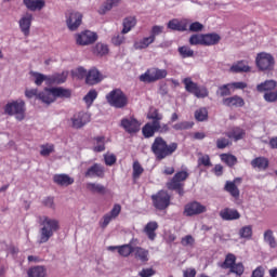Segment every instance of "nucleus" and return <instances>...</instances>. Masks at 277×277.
I'll return each instance as SVG.
<instances>
[{
	"instance_id": "e433bc0d",
	"label": "nucleus",
	"mask_w": 277,
	"mask_h": 277,
	"mask_svg": "<svg viewBox=\"0 0 277 277\" xmlns=\"http://www.w3.org/2000/svg\"><path fill=\"white\" fill-rule=\"evenodd\" d=\"M68 79V71H62L61 74H53L49 78V83H66Z\"/></svg>"
},
{
	"instance_id": "13d9d810",
	"label": "nucleus",
	"mask_w": 277,
	"mask_h": 277,
	"mask_svg": "<svg viewBox=\"0 0 277 277\" xmlns=\"http://www.w3.org/2000/svg\"><path fill=\"white\" fill-rule=\"evenodd\" d=\"M32 77H35L36 85H42L44 81H48L49 83L50 76H44L43 74H40V72H32Z\"/></svg>"
},
{
	"instance_id": "f704fd0d",
	"label": "nucleus",
	"mask_w": 277,
	"mask_h": 277,
	"mask_svg": "<svg viewBox=\"0 0 277 277\" xmlns=\"http://www.w3.org/2000/svg\"><path fill=\"white\" fill-rule=\"evenodd\" d=\"M227 137H229V140H234L235 142H239V140H243V137H246V130L241 128H234L227 133Z\"/></svg>"
},
{
	"instance_id": "c03bdc74",
	"label": "nucleus",
	"mask_w": 277,
	"mask_h": 277,
	"mask_svg": "<svg viewBox=\"0 0 277 277\" xmlns=\"http://www.w3.org/2000/svg\"><path fill=\"white\" fill-rule=\"evenodd\" d=\"M221 161L225 162L228 168H234V166H237V157L233 154H222Z\"/></svg>"
},
{
	"instance_id": "c9c22d12",
	"label": "nucleus",
	"mask_w": 277,
	"mask_h": 277,
	"mask_svg": "<svg viewBox=\"0 0 277 277\" xmlns=\"http://www.w3.org/2000/svg\"><path fill=\"white\" fill-rule=\"evenodd\" d=\"M28 277H47V267L44 266H34L27 272Z\"/></svg>"
},
{
	"instance_id": "412c9836",
	"label": "nucleus",
	"mask_w": 277,
	"mask_h": 277,
	"mask_svg": "<svg viewBox=\"0 0 277 277\" xmlns=\"http://www.w3.org/2000/svg\"><path fill=\"white\" fill-rule=\"evenodd\" d=\"M101 81H103V74L96 67H92L87 74L85 83L88 85H96Z\"/></svg>"
},
{
	"instance_id": "cd10ccee",
	"label": "nucleus",
	"mask_w": 277,
	"mask_h": 277,
	"mask_svg": "<svg viewBox=\"0 0 277 277\" xmlns=\"http://www.w3.org/2000/svg\"><path fill=\"white\" fill-rule=\"evenodd\" d=\"M132 254H134V259L136 261H141V263H148L149 260V251L142 247H134Z\"/></svg>"
},
{
	"instance_id": "9d476101",
	"label": "nucleus",
	"mask_w": 277,
	"mask_h": 277,
	"mask_svg": "<svg viewBox=\"0 0 277 277\" xmlns=\"http://www.w3.org/2000/svg\"><path fill=\"white\" fill-rule=\"evenodd\" d=\"M170 131V127L168 123H163L162 126H157L156 122H147L142 128V133L145 138L155 137L156 133H168Z\"/></svg>"
},
{
	"instance_id": "dca6fc26",
	"label": "nucleus",
	"mask_w": 277,
	"mask_h": 277,
	"mask_svg": "<svg viewBox=\"0 0 277 277\" xmlns=\"http://www.w3.org/2000/svg\"><path fill=\"white\" fill-rule=\"evenodd\" d=\"M70 120L72 129H82V127H85V124L90 122V114L79 111L76 113Z\"/></svg>"
},
{
	"instance_id": "4c0bfd02",
	"label": "nucleus",
	"mask_w": 277,
	"mask_h": 277,
	"mask_svg": "<svg viewBox=\"0 0 277 277\" xmlns=\"http://www.w3.org/2000/svg\"><path fill=\"white\" fill-rule=\"evenodd\" d=\"M230 72H250V66L246 61H239L232 65Z\"/></svg>"
},
{
	"instance_id": "bb28decb",
	"label": "nucleus",
	"mask_w": 277,
	"mask_h": 277,
	"mask_svg": "<svg viewBox=\"0 0 277 277\" xmlns=\"http://www.w3.org/2000/svg\"><path fill=\"white\" fill-rule=\"evenodd\" d=\"M159 228V223L156 221H150L148 222L145 227H144V233L147 235L148 239L150 241H155L157 238V233L156 230Z\"/></svg>"
},
{
	"instance_id": "6ab92c4d",
	"label": "nucleus",
	"mask_w": 277,
	"mask_h": 277,
	"mask_svg": "<svg viewBox=\"0 0 277 277\" xmlns=\"http://www.w3.org/2000/svg\"><path fill=\"white\" fill-rule=\"evenodd\" d=\"M237 183H241V177H236L234 181H226L224 186V192H227L232 198L235 200H239L240 192L239 187H237Z\"/></svg>"
},
{
	"instance_id": "39448f33",
	"label": "nucleus",
	"mask_w": 277,
	"mask_h": 277,
	"mask_svg": "<svg viewBox=\"0 0 277 277\" xmlns=\"http://www.w3.org/2000/svg\"><path fill=\"white\" fill-rule=\"evenodd\" d=\"M107 103L116 109H123L129 105V97L120 89H114L106 95Z\"/></svg>"
},
{
	"instance_id": "c85d7f7f",
	"label": "nucleus",
	"mask_w": 277,
	"mask_h": 277,
	"mask_svg": "<svg viewBox=\"0 0 277 277\" xmlns=\"http://www.w3.org/2000/svg\"><path fill=\"white\" fill-rule=\"evenodd\" d=\"M23 3L30 12L40 11L47 5L44 0H23Z\"/></svg>"
},
{
	"instance_id": "69168bd1",
	"label": "nucleus",
	"mask_w": 277,
	"mask_h": 277,
	"mask_svg": "<svg viewBox=\"0 0 277 277\" xmlns=\"http://www.w3.org/2000/svg\"><path fill=\"white\" fill-rule=\"evenodd\" d=\"M124 34H118V35H115L113 38H111V43L115 45V47H120V44H123L124 43Z\"/></svg>"
},
{
	"instance_id": "58836bf2",
	"label": "nucleus",
	"mask_w": 277,
	"mask_h": 277,
	"mask_svg": "<svg viewBox=\"0 0 277 277\" xmlns=\"http://www.w3.org/2000/svg\"><path fill=\"white\" fill-rule=\"evenodd\" d=\"M55 100L57 98H70L72 91L70 89H64L62 87H54Z\"/></svg>"
},
{
	"instance_id": "5fc2aeb1",
	"label": "nucleus",
	"mask_w": 277,
	"mask_h": 277,
	"mask_svg": "<svg viewBox=\"0 0 277 277\" xmlns=\"http://www.w3.org/2000/svg\"><path fill=\"white\" fill-rule=\"evenodd\" d=\"M52 153H55V145L53 144L41 145V150H40L41 157H49Z\"/></svg>"
},
{
	"instance_id": "6e6d98bb",
	"label": "nucleus",
	"mask_w": 277,
	"mask_h": 277,
	"mask_svg": "<svg viewBox=\"0 0 277 277\" xmlns=\"http://www.w3.org/2000/svg\"><path fill=\"white\" fill-rule=\"evenodd\" d=\"M194 127V122L190 121H182L175 123L173 126L174 131H187V129H192Z\"/></svg>"
},
{
	"instance_id": "a19ab883",
	"label": "nucleus",
	"mask_w": 277,
	"mask_h": 277,
	"mask_svg": "<svg viewBox=\"0 0 277 277\" xmlns=\"http://www.w3.org/2000/svg\"><path fill=\"white\" fill-rule=\"evenodd\" d=\"M237 263V256L233 253H227L224 262L221 264L222 269H230Z\"/></svg>"
},
{
	"instance_id": "7c9ffc66",
	"label": "nucleus",
	"mask_w": 277,
	"mask_h": 277,
	"mask_svg": "<svg viewBox=\"0 0 277 277\" xmlns=\"http://www.w3.org/2000/svg\"><path fill=\"white\" fill-rule=\"evenodd\" d=\"M153 42H155V37H145L138 41H135L133 47L135 51H142L144 49H148Z\"/></svg>"
},
{
	"instance_id": "e2e57ef3",
	"label": "nucleus",
	"mask_w": 277,
	"mask_h": 277,
	"mask_svg": "<svg viewBox=\"0 0 277 277\" xmlns=\"http://www.w3.org/2000/svg\"><path fill=\"white\" fill-rule=\"evenodd\" d=\"M198 166H205L206 168L211 167V157L209 155H202L197 160Z\"/></svg>"
},
{
	"instance_id": "774afa93",
	"label": "nucleus",
	"mask_w": 277,
	"mask_h": 277,
	"mask_svg": "<svg viewBox=\"0 0 277 277\" xmlns=\"http://www.w3.org/2000/svg\"><path fill=\"white\" fill-rule=\"evenodd\" d=\"M251 277H265V267L258 266L253 272Z\"/></svg>"
},
{
	"instance_id": "1a4fd4ad",
	"label": "nucleus",
	"mask_w": 277,
	"mask_h": 277,
	"mask_svg": "<svg viewBox=\"0 0 277 277\" xmlns=\"http://www.w3.org/2000/svg\"><path fill=\"white\" fill-rule=\"evenodd\" d=\"M255 64L259 70L262 72H269L271 70H274L276 60H274L272 54L267 52H261L255 57Z\"/></svg>"
},
{
	"instance_id": "37998d69",
	"label": "nucleus",
	"mask_w": 277,
	"mask_h": 277,
	"mask_svg": "<svg viewBox=\"0 0 277 277\" xmlns=\"http://www.w3.org/2000/svg\"><path fill=\"white\" fill-rule=\"evenodd\" d=\"M93 142L95 144L93 147L94 153H103L105 150V136H95Z\"/></svg>"
},
{
	"instance_id": "9b49d317",
	"label": "nucleus",
	"mask_w": 277,
	"mask_h": 277,
	"mask_svg": "<svg viewBox=\"0 0 277 277\" xmlns=\"http://www.w3.org/2000/svg\"><path fill=\"white\" fill-rule=\"evenodd\" d=\"M96 40H98V35L90 30H84L76 35V43L79 47H89V44H94Z\"/></svg>"
},
{
	"instance_id": "09e8293b",
	"label": "nucleus",
	"mask_w": 277,
	"mask_h": 277,
	"mask_svg": "<svg viewBox=\"0 0 277 277\" xmlns=\"http://www.w3.org/2000/svg\"><path fill=\"white\" fill-rule=\"evenodd\" d=\"M243 272H246V266H243V263H235L230 268L228 274H236V276H243Z\"/></svg>"
},
{
	"instance_id": "f8f14e48",
	"label": "nucleus",
	"mask_w": 277,
	"mask_h": 277,
	"mask_svg": "<svg viewBox=\"0 0 277 277\" xmlns=\"http://www.w3.org/2000/svg\"><path fill=\"white\" fill-rule=\"evenodd\" d=\"M276 87H277L276 80H266L258 84L256 90L261 93L264 92V101H266V103H276V101L267 100L266 97L268 94H277Z\"/></svg>"
},
{
	"instance_id": "473e14b6",
	"label": "nucleus",
	"mask_w": 277,
	"mask_h": 277,
	"mask_svg": "<svg viewBox=\"0 0 277 277\" xmlns=\"http://www.w3.org/2000/svg\"><path fill=\"white\" fill-rule=\"evenodd\" d=\"M167 27L172 31H187V25L176 18L169 21Z\"/></svg>"
},
{
	"instance_id": "ddd939ff",
	"label": "nucleus",
	"mask_w": 277,
	"mask_h": 277,
	"mask_svg": "<svg viewBox=\"0 0 277 277\" xmlns=\"http://www.w3.org/2000/svg\"><path fill=\"white\" fill-rule=\"evenodd\" d=\"M121 211H122V206H120L119 203L114 205L109 213H106L103 215L102 220L100 221V226L103 229H105L107 226H109L113 220H116V217L120 215Z\"/></svg>"
},
{
	"instance_id": "79ce46f5",
	"label": "nucleus",
	"mask_w": 277,
	"mask_h": 277,
	"mask_svg": "<svg viewBox=\"0 0 277 277\" xmlns=\"http://www.w3.org/2000/svg\"><path fill=\"white\" fill-rule=\"evenodd\" d=\"M148 120L155 122L158 127H163L161 121L163 120V115L159 113V109H154L147 115Z\"/></svg>"
},
{
	"instance_id": "20e7f679",
	"label": "nucleus",
	"mask_w": 277,
	"mask_h": 277,
	"mask_svg": "<svg viewBox=\"0 0 277 277\" xmlns=\"http://www.w3.org/2000/svg\"><path fill=\"white\" fill-rule=\"evenodd\" d=\"M25 111H27V108L25 107V101L23 100L9 102L4 106V114H6V116H15V119L19 122L25 120Z\"/></svg>"
},
{
	"instance_id": "de8ad7c7",
	"label": "nucleus",
	"mask_w": 277,
	"mask_h": 277,
	"mask_svg": "<svg viewBox=\"0 0 277 277\" xmlns=\"http://www.w3.org/2000/svg\"><path fill=\"white\" fill-rule=\"evenodd\" d=\"M132 179L137 180L144 174V167L140 163V161L135 160L132 164Z\"/></svg>"
},
{
	"instance_id": "f03ea898",
	"label": "nucleus",
	"mask_w": 277,
	"mask_h": 277,
	"mask_svg": "<svg viewBox=\"0 0 277 277\" xmlns=\"http://www.w3.org/2000/svg\"><path fill=\"white\" fill-rule=\"evenodd\" d=\"M40 229V239L39 243H47L57 230H60V221L51 219L49 216H39Z\"/></svg>"
},
{
	"instance_id": "a18cd8bd",
	"label": "nucleus",
	"mask_w": 277,
	"mask_h": 277,
	"mask_svg": "<svg viewBox=\"0 0 277 277\" xmlns=\"http://www.w3.org/2000/svg\"><path fill=\"white\" fill-rule=\"evenodd\" d=\"M264 241L268 243L269 248H277L276 237H274V232L272 229L264 232Z\"/></svg>"
},
{
	"instance_id": "aec40b11",
	"label": "nucleus",
	"mask_w": 277,
	"mask_h": 277,
	"mask_svg": "<svg viewBox=\"0 0 277 277\" xmlns=\"http://www.w3.org/2000/svg\"><path fill=\"white\" fill-rule=\"evenodd\" d=\"M37 100L41 101L42 103H45L47 105H51V103H55V89L54 88H44L43 91H41L37 95Z\"/></svg>"
},
{
	"instance_id": "680f3d73",
	"label": "nucleus",
	"mask_w": 277,
	"mask_h": 277,
	"mask_svg": "<svg viewBox=\"0 0 277 277\" xmlns=\"http://www.w3.org/2000/svg\"><path fill=\"white\" fill-rule=\"evenodd\" d=\"M227 146H230V140L226 137H220L216 140V148H219V150H224Z\"/></svg>"
},
{
	"instance_id": "8fccbe9b",
	"label": "nucleus",
	"mask_w": 277,
	"mask_h": 277,
	"mask_svg": "<svg viewBox=\"0 0 277 277\" xmlns=\"http://www.w3.org/2000/svg\"><path fill=\"white\" fill-rule=\"evenodd\" d=\"M238 235L240 239H252V225L242 226Z\"/></svg>"
},
{
	"instance_id": "c756f323",
	"label": "nucleus",
	"mask_w": 277,
	"mask_h": 277,
	"mask_svg": "<svg viewBox=\"0 0 277 277\" xmlns=\"http://www.w3.org/2000/svg\"><path fill=\"white\" fill-rule=\"evenodd\" d=\"M222 40V37L220 35L212 32V34H205L203 35V47H213L215 44H219Z\"/></svg>"
},
{
	"instance_id": "49530a36",
	"label": "nucleus",
	"mask_w": 277,
	"mask_h": 277,
	"mask_svg": "<svg viewBox=\"0 0 277 277\" xmlns=\"http://www.w3.org/2000/svg\"><path fill=\"white\" fill-rule=\"evenodd\" d=\"M195 120H197V122H205L206 120H209V110L205 107L197 109L195 111Z\"/></svg>"
},
{
	"instance_id": "423d86ee",
	"label": "nucleus",
	"mask_w": 277,
	"mask_h": 277,
	"mask_svg": "<svg viewBox=\"0 0 277 277\" xmlns=\"http://www.w3.org/2000/svg\"><path fill=\"white\" fill-rule=\"evenodd\" d=\"M182 83L184 84L186 92L194 94L196 98H207V96H209V89H207V87L198 85V83L194 82L189 77L184 78Z\"/></svg>"
},
{
	"instance_id": "2eb2a0df",
	"label": "nucleus",
	"mask_w": 277,
	"mask_h": 277,
	"mask_svg": "<svg viewBox=\"0 0 277 277\" xmlns=\"http://www.w3.org/2000/svg\"><path fill=\"white\" fill-rule=\"evenodd\" d=\"M120 127L126 131V133H137L140 131V121L134 117H128L121 119Z\"/></svg>"
},
{
	"instance_id": "b1692460",
	"label": "nucleus",
	"mask_w": 277,
	"mask_h": 277,
	"mask_svg": "<svg viewBox=\"0 0 277 277\" xmlns=\"http://www.w3.org/2000/svg\"><path fill=\"white\" fill-rule=\"evenodd\" d=\"M108 250H117L118 254L120 256H123L124 259L131 256L133 254L134 247H132L131 243L122 245V246H110L108 247Z\"/></svg>"
},
{
	"instance_id": "864d4df0",
	"label": "nucleus",
	"mask_w": 277,
	"mask_h": 277,
	"mask_svg": "<svg viewBox=\"0 0 277 277\" xmlns=\"http://www.w3.org/2000/svg\"><path fill=\"white\" fill-rule=\"evenodd\" d=\"M177 51L183 60H186V57H194V50L187 45L180 47Z\"/></svg>"
},
{
	"instance_id": "bf43d9fd",
	"label": "nucleus",
	"mask_w": 277,
	"mask_h": 277,
	"mask_svg": "<svg viewBox=\"0 0 277 277\" xmlns=\"http://www.w3.org/2000/svg\"><path fill=\"white\" fill-rule=\"evenodd\" d=\"M230 83L227 84H223L221 87H219V94L220 96H222L224 98V96H230V94H233V92L230 91Z\"/></svg>"
},
{
	"instance_id": "6e6552de",
	"label": "nucleus",
	"mask_w": 277,
	"mask_h": 277,
	"mask_svg": "<svg viewBox=\"0 0 277 277\" xmlns=\"http://www.w3.org/2000/svg\"><path fill=\"white\" fill-rule=\"evenodd\" d=\"M168 77V70L151 67L140 76V81L143 83H155V81H161Z\"/></svg>"
},
{
	"instance_id": "3c124183",
	"label": "nucleus",
	"mask_w": 277,
	"mask_h": 277,
	"mask_svg": "<svg viewBox=\"0 0 277 277\" xmlns=\"http://www.w3.org/2000/svg\"><path fill=\"white\" fill-rule=\"evenodd\" d=\"M118 3H120V0H106L104 5L98 10L100 14H105L109 12V10L118 5Z\"/></svg>"
},
{
	"instance_id": "4d7b16f0",
	"label": "nucleus",
	"mask_w": 277,
	"mask_h": 277,
	"mask_svg": "<svg viewBox=\"0 0 277 277\" xmlns=\"http://www.w3.org/2000/svg\"><path fill=\"white\" fill-rule=\"evenodd\" d=\"M98 96V92H96V90H90L87 95L83 97L84 103H87V105H92V103H94V101H96Z\"/></svg>"
},
{
	"instance_id": "a878e982",
	"label": "nucleus",
	"mask_w": 277,
	"mask_h": 277,
	"mask_svg": "<svg viewBox=\"0 0 277 277\" xmlns=\"http://www.w3.org/2000/svg\"><path fill=\"white\" fill-rule=\"evenodd\" d=\"M31 21H34V15L26 14L19 19V28L24 36H29L31 29Z\"/></svg>"
},
{
	"instance_id": "0e129e2a",
	"label": "nucleus",
	"mask_w": 277,
	"mask_h": 277,
	"mask_svg": "<svg viewBox=\"0 0 277 277\" xmlns=\"http://www.w3.org/2000/svg\"><path fill=\"white\" fill-rule=\"evenodd\" d=\"M196 243V239L192 235H186L181 239V245L184 246V248H187V246H194Z\"/></svg>"
},
{
	"instance_id": "2f4dec72",
	"label": "nucleus",
	"mask_w": 277,
	"mask_h": 277,
	"mask_svg": "<svg viewBox=\"0 0 277 277\" xmlns=\"http://www.w3.org/2000/svg\"><path fill=\"white\" fill-rule=\"evenodd\" d=\"M252 168H258V170H267L269 168V160L265 157H256L251 160Z\"/></svg>"
},
{
	"instance_id": "7ed1b4c3",
	"label": "nucleus",
	"mask_w": 277,
	"mask_h": 277,
	"mask_svg": "<svg viewBox=\"0 0 277 277\" xmlns=\"http://www.w3.org/2000/svg\"><path fill=\"white\" fill-rule=\"evenodd\" d=\"M189 179V172L182 170L175 172V174L166 183L169 192H176V194L183 198L185 196V181Z\"/></svg>"
},
{
	"instance_id": "052dcab7",
	"label": "nucleus",
	"mask_w": 277,
	"mask_h": 277,
	"mask_svg": "<svg viewBox=\"0 0 277 277\" xmlns=\"http://www.w3.org/2000/svg\"><path fill=\"white\" fill-rule=\"evenodd\" d=\"M189 44L193 47L201 44V47H203V35H192L189 38Z\"/></svg>"
},
{
	"instance_id": "4468645a",
	"label": "nucleus",
	"mask_w": 277,
	"mask_h": 277,
	"mask_svg": "<svg viewBox=\"0 0 277 277\" xmlns=\"http://www.w3.org/2000/svg\"><path fill=\"white\" fill-rule=\"evenodd\" d=\"M206 212H207V207L202 206L198 201L188 202L184 207V215H186V217H192L194 215H200V213H206Z\"/></svg>"
},
{
	"instance_id": "72a5a7b5",
	"label": "nucleus",
	"mask_w": 277,
	"mask_h": 277,
	"mask_svg": "<svg viewBox=\"0 0 277 277\" xmlns=\"http://www.w3.org/2000/svg\"><path fill=\"white\" fill-rule=\"evenodd\" d=\"M137 25V19L134 16H129L123 19L121 34H129L133 27Z\"/></svg>"
},
{
	"instance_id": "4be33fe9",
	"label": "nucleus",
	"mask_w": 277,
	"mask_h": 277,
	"mask_svg": "<svg viewBox=\"0 0 277 277\" xmlns=\"http://www.w3.org/2000/svg\"><path fill=\"white\" fill-rule=\"evenodd\" d=\"M222 103L225 107L239 108V107H245L246 106V101L243 100V97H241L239 95L224 97Z\"/></svg>"
},
{
	"instance_id": "f257e3e1",
	"label": "nucleus",
	"mask_w": 277,
	"mask_h": 277,
	"mask_svg": "<svg viewBox=\"0 0 277 277\" xmlns=\"http://www.w3.org/2000/svg\"><path fill=\"white\" fill-rule=\"evenodd\" d=\"M150 150L156 161H163L168 157H172L176 150H179V143L172 142L168 144V141L162 136H157L150 147Z\"/></svg>"
},
{
	"instance_id": "393cba45",
	"label": "nucleus",
	"mask_w": 277,
	"mask_h": 277,
	"mask_svg": "<svg viewBox=\"0 0 277 277\" xmlns=\"http://www.w3.org/2000/svg\"><path fill=\"white\" fill-rule=\"evenodd\" d=\"M53 181L56 185H60L61 187H68L69 185H72V183H75V179L70 177V175L66 173L55 174L53 176Z\"/></svg>"
},
{
	"instance_id": "603ef678",
	"label": "nucleus",
	"mask_w": 277,
	"mask_h": 277,
	"mask_svg": "<svg viewBox=\"0 0 277 277\" xmlns=\"http://www.w3.org/2000/svg\"><path fill=\"white\" fill-rule=\"evenodd\" d=\"M87 189L93 194H105V186L96 183H88Z\"/></svg>"
},
{
	"instance_id": "f3484780",
	"label": "nucleus",
	"mask_w": 277,
	"mask_h": 277,
	"mask_svg": "<svg viewBox=\"0 0 277 277\" xmlns=\"http://www.w3.org/2000/svg\"><path fill=\"white\" fill-rule=\"evenodd\" d=\"M82 21H83V15L81 13L70 12L66 19L68 29L70 31H77Z\"/></svg>"
},
{
	"instance_id": "338daca9",
	"label": "nucleus",
	"mask_w": 277,
	"mask_h": 277,
	"mask_svg": "<svg viewBox=\"0 0 277 277\" xmlns=\"http://www.w3.org/2000/svg\"><path fill=\"white\" fill-rule=\"evenodd\" d=\"M157 274V272L153 268H143L140 273V277H153Z\"/></svg>"
},
{
	"instance_id": "ea45409f",
	"label": "nucleus",
	"mask_w": 277,
	"mask_h": 277,
	"mask_svg": "<svg viewBox=\"0 0 277 277\" xmlns=\"http://www.w3.org/2000/svg\"><path fill=\"white\" fill-rule=\"evenodd\" d=\"M109 53V47L105 43H96L93 48V54L97 57H103Z\"/></svg>"
},
{
	"instance_id": "5701e85b",
	"label": "nucleus",
	"mask_w": 277,
	"mask_h": 277,
	"mask_svg": "<svg viewBox=\"0 0 277 277\" xmlns=\"http://www.w3.org/2000/svg\"><path fill=\"white\" fill-rule=\"evenodd\" d=\"M84 175L89 179L94 176H97V179H103L105 176V167L98 163H94L87 170Z\"/></svg>"
},
{
	"instance_id": "a211bd4d",
	"label": "nucleus",
	"mask_w": 277,
	"mask_h": 277,
	"mask_svg": "<svg viewBox=\"0 0 277 277\" xmlns=\"http://www.w3.org/2000/svg\"><path fill=\"white\" fill-rule=\"evenodd\" d=\"M219 215L224 222H235V220L241 219V213L235 208H224L220 211Z\"/></svg>"
},
{
	"instance_id": "0eeeda50",
	"label": "nucleus",
	"mask_w": 277,
	"mask_h": 277,
	"mask_svg": "<svg viewBox=\"0 0 277 277\" xmlns=\"http://www.w3.org/2000/svg\"><path fill=\"white\" fill-rule=\"evenodd\" d=\"M151 201L153 207H155L157 211H166L172 202V196H170L168 190L161 189L155 195H151Z\"/></svg>"
}]
</instances>
